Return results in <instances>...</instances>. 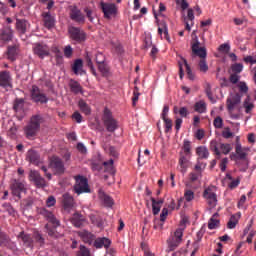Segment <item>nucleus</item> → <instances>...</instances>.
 <instances>
[{
    "mask_svg": "<svg viewBox=\"0 0 256 256\" xmlns=\"http://www.w3.org/2000/svg\"><path fill=\"white\" fill-rule=\"evenodd\" d=\"M45 123L42 114L32 115L29 123L24 127V134L28 140H34L41 130V125Z\"/></svg>",
    "mask_w": 256,
    "mask_h": 256,
    "instance_id": "1",
    "label": "nucleus"
},
{
    "mask_svg": "<svg viewBox=\"0 0 256 256\" xmlns=\"http://www.w3.org/2000/svg\"><path fill=\"white\" fill-rule=\"evenodd\" d=\"M39 214L42 215L48 223L53 225V227H50L49 224L45 225L48 235L52 238H58L57 227L60 226V221L55 217V214L44 207L39 209Z\"/></svg>",
    "mask_w": 256,
    "mask_h": 256,
    "instance_id": "2",
    "label": "nucleus"
},
{
    "mask_svg": "<svg viewBox=\"0 0 256 256\" xmlns=\"http://www.w3.org/2000/svg\"><path fill=\"white\" fill-rule=\"evenodd\" d=\"M192 53L201 58L199 60L198 69L202 73H207L209 70V66L207 64V49L205 47H200V41L196 36L194 42H192Z\"/></svg>",
    "mask_w": 256,
    "mask_h": 256,
    "instance_id": "3",
    "label": "nucleus"
},
{
    "mask_svg": "<svg viewBox=\"0 0 256 256\" xmlns=\"http://www.w3.org/2000/svg\"><path fill=\"white\" fill-rule=\"evenodd\" d=\"M183 151L184 152L180 153L179 166L180 172L185 174L189 167V160L191 157V142L189 140H184Z\"/></svg>",
    "mask_w": 256,
    "mask_h": 256,
    "instance_id": "4",
    "label": "nucleus"
},
{
    "mask_svg": "<svg viewBox=\"0 0 256 256\" xmlns=\"http://www.w3.org/2000/svg\"><path fill=\"white\" fill-rule=\"evenodd\" d=\"M102 123L108 133H114L119 129V122L113 117V114L110 109L104 108V115H102Z\"/></svg>",
    "mask_w": 256,
    "mask_h": 256,
    "instance_id": "5",
    "label": "nucleus"
},
{
    "mask_svg": "<svg viewBox=\"0 0 256 256\" xmlns=\"http://www.w3.org/2000/svg\"><path fill=\"white\" fill-rule=\"evenodd\" d=\"M70 39L78 44H82L87 40V34L79 27L70 26L68 28Z\"/></svg>",
    "mask_w": 256,
    "mask_h": 256,
    "instance_id": "6",
    "label": "nucleus"
},
{
    "mask_svg": "<svg viewBox=\"0 0 256 256\" xmlns=\"http://www.w3.org/2000/svg\"><path fill=\"white\" fill-rule=\"evenodd\" d=\"M30 97L33 102L40 103V105H45L49 102L47 95L38 86L35 85L31 88Z\"/></svg>",
    "mask_w": 256,
    "mask_h": 256,
    "instance_id": "7",
    "label": "nucleus"
},
{
    "mask_svg": "<svg viewBox=\"0 0 256 256\" xmlns=\"http://www.w3.org/2000/svg\"><path fill=\"white\" fill-rule=\"evenodd\" d=\"M74 179L76 181L74 185V190L78 195L82 193L90 192L87 178H85L84 176L78 175V176H75Z\"/></svg>",
    "mask_w": 256,
    "mask_h": 256,
    "instance_id": "8",
    "label": "nucleus"
},
{
    "mask_svg": "<svg viewBox=\"0 0 256 256\" xmlns=\"http://www.w3.org/2000/svg\"><path fill=\"white\" fill-rule=\"evenodd\" d=\"M33 53L40 59H45L46 57H49L51 48L44 42H37L33 45Z\"/></svg>",
    "mask_w": 256,
    "mask_h": 256,
    "instance_id": "9",
    "label": "nucleus"
},
{
    "mask_svg": "<svg viewBox=\"0 0 256 256\" xmlns=\"http://www.w3.org/2000/svg\"><path fill=\"white\" fill-rule=\"evenodd\" d=\"M100 10H102L106 19H111V17H115L118 13V8L114 3L100 2Z\"/></svg>",
    "mask_w": 256,
    "mask_h": 256,
    "instance_id": "10",
    "label": "nucleus"
},
{
    "mask_svg": "<svg viewBox=\"0 0 256 256\" xmlns=\"http://www.w3.org/2000/svg\"><path fill=\"white\" fill-rule=\"evenodd\" d=\"M250 151L249 147H243L241 143L235 144V153L232 152L230 154L231 160H245L248 156V152Z\"/></svg>",
    "mask_w": 256,
    "mask_h": 256,
    "instance_id": "11",
    "label": "nucleus"
},
{
    "mask_svg": "<svg viewBox=\"0 0 256 256\" xmlns=\"http://www.w3.org/2000/svg\"><path fill=\"white\" fill-rule=\"evenodd\" d=\"M0 87L5 90L13 88V76L10 71H0Z\"/></svg>",
    "mask_w": 256,
    "mask_h": 256,
    "instance_id": "12",
    "label": "nucleus"
},
{
    "mask_svg": "<svg viewBox=\"0 0 256 256\" xmlns=\"http://www.w3.org/2000/svg\"><path fill=\"white\" fill-rule=\"evenodd\" d=\"M20 52H21L20 44L15 43V44L8 45L5 52L6 58L11 62H15L18 59Z\"/></svg>",
    "mask_w": 256,
    "mask_h": 256,
    "instance_id": "13",
    "label": "nucleus"
},
{
    "mask_svg": "<svg viewBox=\"0 0 256 256\" xmlns=\"http://www.w3.org/2000/svg\"><path fill=\"white\" fill-rule=\"evenodd\" d=\"M69 16L72 21L78 24L85 23V16L81 12V10L75 5L69 6Z\"/></svg>",
    "mask_w": 256,
    "mask_h": 256,
    "instance_id": "14",
    "label": "nucleus"
},
{
    "mask_svg": "<svg viewBox=\"0 0 256 256\" xmlns=\"http://www.w3.org/2000/svg\"><path fill=\"white\" fill-rule=\"evenodd\" d=\"M182 237H183V229L178 228L174 232V237L172 238V240H168L169 252L174 251L179 246V244L182 242Z\"/></svg>",
    "mask_w": 256,
    "mask_h": 256,
    "instance_id": "15",
    "label": "nucleus"
},
{
    "mask_svg": "<svg viewBox=\"0 0 256 256\" xmlns=\"http://www.w3.org/2000/svg\"><path fill=\"white\" fill-rule=\"evenodd\" d=\"M242 95L240 93L231 94L226 100V107L228 111H234L237 105H240Z\"/></svg>",
    "mask_w": 256,
    "mask_h": 256,
    "instance_id": "16",
    "label": "nucleus"
},
{
    "mask_svg": "<svg viewBox=\"0 0 256 256\" xmlns=\"http://www.w3.org/2000/svg\"><path fill=\"white\" fill-rule=\"evenodd\" d=\"M29 178L31 181H33L37 188L47 187V182L45 178H43L38 171H30Z\"/></svg>",
    "mask_w": 256,
    "mask_h": 256,
    "instance_id": "17",
    "label": "nucleus"
},
{
    "mask_svg": "<svg viewBox=\"0 0 256 256\" xmlns=\"http://www.w3.org/2000/svg\"><path fill=\"white\" fill-rule=\"evenodd\" d=\"M50 167L53 169L56 175H61L64 173L65 168L61 158L53 156L50 160Z\"/></svg>",
    "mask_w": 256,
    "mask_h": 256,
    "instance_id": "18",
    "label": "nucleus"
},
{
    "mask_svg": "<svg viewBox=\"0 0 256 256\" xmlns=\"http://www.w3.org/2000/svg\"><path fill=\"white\" fill-rule=\"evenodd\" d=\"M17 239L23 243V246L25 248H34L33 237L30 234L26 233L25 231L19 232V234L17 235Z\"/></svg>",
    "mask_w": 256,
    "mask_h": 256,
    "instance_id": "19",
    "label": "nucleus"
},
{
    "mask_svg": "<svg viewBox=\"0 0 256 256\" xmlns=\"http://www.w3.org/2000/svg\"><path fill=\"white\" fill-rule=\"evenodd\" d=\"M14 37V30L12 29L11 25H5L0 29V40L3 42H10L13 40Z\"/></svg>",
    "mask_w": 256,
    "mask_h": 256,
    "instance_id": "20",
    "label": "nucleus"
},
{
    "mask_svg": "<svg viewBox=\"0 0 256 256\" xmlns=\"http://www.w3.org/2000/svg\"><path fill=\"white\" fill-rule=\"evenodd\" d=\"M12 195L21 199V193L25 192V184L18 180H14L13 183L10 185Z\"/></svg>",
    "mask_w": 256,
    "mask_h": 256,
    "instance_id": "21",
    "label": "nucleus"
},
{
    "mask_svg": "<svg viewBox=\"0 0 256 256\" xmlns=\"http://www.w3.org/2000/svg\"><path fill=\"white\" fill-rule=\"evenodd\" d=\"M96 62L99 65V71L102 73V76L107 77L109 76V67L105 64V58L103 54L99 53L96 54Z\"/></svg>",
    "mask_w": 256,
    "mask_h": 256,
    "instance_id": "22",
    "label": "nucleus"
},
{
    "mask_svg": "<svg viewBox=\"0 0 256 256\" xmlns=\"http://www.w3.org/2000/svg\"><path fill=\"white\" fill-rule=\"evenodd\" d=\"M204 197L206 201H208V206H210V208L216 207L218 201L217 195L213 192L211 188H206V190H204Z\"/></svg>",
    "mask_w": 256,
    "mask_h": 256,
    "instance_id": "23",
    "label": "nucleus"
},
{
    "mask_svg": "<svg viewBox=\"0 0 256 256\" xmlns=\"http://www.w3.org/2000/svg\"><path fill=\"white\" fill-rule=\"evenodd\" d=\"M0 246L16 250V244L11 241L10 237L5 232L0 231Z\"/></svg>",
    "mask_w": 256,
    "mask_h": 256,
    "instance_id": "24",
    "label": "nucleus"
},
{
    "mask_svg": "<svg viewBox=\"0 0 256 256\" xmlns=\"http://www.w3.org/2000/svg\"><path fill=\"white\" fill-rule=\"evenodd\" d=\"M15 28L17 32L24 35L27 33L28 29L30 28V22L26 19H16Z\"/></svg>",
    "mask_w": 256,
    "mask_h": 256,
    "instance_id": "25",
    "label": "nucleus"
},
{
    "mask_svg": "<svg viewBox=\"0 0 256 256\" xmlns=\"http://www.w3.org/2000/svg\"><path fill=\"white\" fill-rule=\"evenodd\" d=\"M78 236L83 240L85 244L92 245L96 236L87 230H82L78 232Z\"/></svg>",
    "mask_w": 256,
    "mask_h": 256,
    "instance_id": "26",
    "label": "nucleus"
},
{
    "mask_svg": "<svg viewBox=\"0 0 256 256\" xmlns=\"http://www.w3.org/2000/svg\"><path fill=\"white\" fill-rule=\"evenodd\" d=\"M26 160L34 165H39L40 154L34 149H29L26 154Z\"/></svg>",
    "mask_w": 256,
    "mask_h": 256,
    "instance_id": "27",
    "label": "nucleus"
},
{
    "mask_svg": "<svg viewBox=\"0 0 256 256\" xmlns=\"http://www.w3.org/2000/svg\"><path fill=\"white\" fill-rule=\"evenodd\" d=\"M111 240L107 237H99L97 239H95V242H94V246L97 248V249H101V248H106V249H109V247L111 246Z\"/></svg>",
    "mask_w": 256,
    "mask_h": 256,
    "instance_id": "28",
    "label": "nucleus"
},
{
    "mask_svg": "<svg viewBox=\"0 0 256 256\" xmlns=\"http://www.w3.org/2000/svg\"><path fill=\"white\" fill-rule=\"evenodd\" d=\"M42 17L46 28L51 29L55 26V17L51 16L50 12H43Z\"/></svg>",
    "mask_w": 256,
    "mask_h": 256,
    "instance_id": "29",
    "label": "nucleus"
},
{
    "mask_svg": "<svg viewBox=\"0 0 256 256\" xmlns=\"http://www.w3.org/2000/svg\"><path fill=\"white\" fill-rule=\"evenodd\" d=\"M240 219H241V213L231 215L229 218V221L227 222V229L229 230L235 229L239 224Z\"/></svg>",
    "mask_w": 256,
    "mask_h": 256,
    "instance_id": "30",
    "label": "nucleus"
},
{
    "mask_svg": "<svg viewBox=\"0 0 256 256\" xmlns=\"http://www.w3.org/2000/svg\"><path fill=\"white\" fill-rule=\"evenodd\" d=\"M74 206V199L71 195H69L68 193L63 195V207L65 209V211H71V209Z\"/></svg>",
    "mask_w": 256,
    "mask_h": 256,
    "instance_id": "31",
    "label": "nucleus"
},
{
    "mask_svg": "<svg viewBox=\"0 0 256 256\" xmlns=\"http://www.w3.org/2000/svg\"><path fill=\"white\" fill-rule=\"evenodd\" d=\"M72 71L75 75H83L85 72L83 71V60L81 58H77L72 66Z\"/></svg>",
    "mask_w": 256,
    "mask_h": 256,
    "instance_id": "32",
    "label": "nucleus"
},
{
    "mask_svg": "<svg viewBox=\"0 0 256 256\" xmlns=\"http://www.w3.org/2000/svg\"><path fill=\"white\" fill-rule=\"evenodd\" d=\"M150 200L152 202L153 215H159V212L161 211V205L163 204L164 200L163 199L155 200V198L153 197H150Z\"/></svg>",
    "mask_w": 256,
    "mask_h": 256,
    "instance_id": "33",
    "label": "nucleus"
},
{
    "mask_svg": "<svg viewBox=\"0 0 256 256\" xmlns=\"http://www.w3.org/2000/svg\"><path fill=\"white\" fill-rule=\"evenodd\" d=\"M90 220H91V223L98 227V228H103L104 226V221H103V218L99 215V214H91L89 216Z\"/></svg>",
    "mask_w": 256,
    "mask_h": 256,
    "instance_id": "34",
    "label": "nucleus"
},
{
    "mask_svg": "<svg viewBox=\"0 0 256 256\" xmlns=\"http://www.w3.org/2000/svg\"><path fill=\"white\" fill-rule=\"evenodd\" d=\"M218 217H219L218 213H214L212 215V218H210V221H208V229L215 230L219 227L220 221H219Z\"/></svg>",
    "mask_w": 256,
    "mask_h": 256,
    "instance_id": "35",
    "label": "nucleus"
},
{
    "mask_svg": "<svg viewBox=\"0 0 256 256\" xmlns=\"http://www.w3.org/2000/svg\"><path fill=\"white\" fill-rule=\"evenodd\" d=\"M71 223L73 224L74 227L81 228L84 223V218L81 214L75 213L71 219Z\"/></svg>",
    "mask_w": 256,
    "mask_h": 256,
    "instance_id": "36",
    "label": "nucleus"
},
{
    "mask_svg": "<svg viewBox=\"0 0 256 256\" xmlns=\"http://www.w3.org/2000/svg\"><path fill=\"white\" fill-rule=\"evenodd\" d=\"M243 107L245 109V113H252L253 109H255V104L251 102V96L247 95L246 99L243 102Z\"/></svg>",
    "mask_w": 256,
    "mask_h": 256,
    "instance_id": "37",
    "label": "nucleus"
},
{
    "mask_svg": "<svg viewBox=\"0 0 256 256\" xmlns=\"http://www.w3.org/2000/svg\"><path fill=\"white\" fill-rule=\"evenodd\" d=\"M99 197L100 200H102V202H104V205H106V207H112L114 204L113 199L108 196L106 193H104L103 191L99 192Z\"/></svg>",
    "mask_w": 256,
    "mask_h": 256,
    "instance_id": "38",
    "label": "nucleus"
},
{
    "mask_svg": "<svg viewBox=\"0 0 256 256\" xmlns=\"http://www.w3.org/2000/svg\"><path fill=\"white\" fill-rule=\"evenodd\" d=\"M219 150L222 154L228 155L233 150V147L230 143H219Z\"/></svg>",
    "mask_w": 256,
    "mask_h": 256,
    "instance_id": "39",
    "label": "nucleus"
},
{
    "mask_svg": "<svg viewBox=\"0 0 256 256\" xmlns=\"http://www.w3.org/2000/svg\"><path fill=\"white\" fill-rule=\"evenodd\" d=\"M104 171L108 172L111 175L115 174V169H114V160L110 159L108 162H104Z\"/></svg>",
    "mask_w": 256,
    "mask_h": 256,
    "instance_id": "40",
    "label": "nucleus"
},
{
    "mask_svg": "<svg viewBox=\"0 0 256 256\" xmlns=\"http://www.w3.org/2000/svg\"><path fill=\"white\" fill-rule=\"evenodd\" d=\"M69 86L74 94L82 93V87L77 81L71 80Z\"/></svg>",
    "mask_w": 256,
    "mask_h": 256,
    "instance_id": "41",
    "label": "nucleus"
},
{
    "mask_svg": "<svg viewBox=\"0 0 256 256\" xmlns=\"http://www.w3.org/2000/svg\"><path fill=\"white\" fill-rule=\"evenodd\" d=\"M197 154L200 157V159H208L209 158V151L207 147L200 146L197 148Z\"/></svg>",
    "mask_w": 256,
    "mask_h": 256,
    "instance_id": "42",
    "label": "nucleus"
},
{
    "mask_svg": "<svg viewBox=\"0 0 256 256\" xmlns=\"http://www.w3.org/2000/svg\"><path fill=\"white\" fill-rule=\"evenodd\" d=\"M25 105V100L23 98H17L14 101L13 109L14 111H22Z\"/></svg>",
    "mask_w": 256,
    "mask_h": 256,
    "instance_id": "43",
    "label": "nucleus"
},
{
    "mask_svg": "<svg viewBox=\"0 0 256 256\" xmlns=\"http://www.w3.org/2000/svg\"><path fill=\"white\" fill-rule=\"evenodd\" d=\"M194 109L197 113H206L207 105L201 100L195 104Z\"/></svg>",
    "mask_w": 256,
    "mask_h": 256,
    "instance_id": "44",
    "label": "nucleus"
},
{
    "mask_svg": "<svg viewBox=\"0 0 256 256\" xmlns=\"http://www.w3.org/2000/svg\"><path fill=\"white\" fill-rule=\"evenodd\" d=\"M79 107H80L82 113H85L86 116L90 115L91 108L88 106V104L84 100L79 101Z\"/></svg>",
    "mask_w": 256,
    "mask_h": 256,
    "instance_id": "45",
    "label": "nucleus"
},
{
    "mask_svg": "<svg viewBox=\"0 0 256 256\" xmlns=\"http://www.w3.org/2000/svg\"><path fill=\"white\" fill-rule=\"evenodd\" d=\"M2 208L10 215L11 217H15L16 215V210L14 207L11 205V203H4L2 204Z\"/></svg>",
    "mask_w": 256,
    "mask_h": 256,
    "instance_id": "46",
    "label": "nucleus"
},
{
    "mask_svg": "<svg viewBox=\"0 0 256 256\" xmlns=\"http://www.w3.org/2000/svg\"><path fill=\"white\" fill-rule=\"evenodd\" d=\"M210 150H212V152H214V154L217 157L221 156V151L219 150V145H218V142L216 140L210 141Z\"/></svg>",
    "mask_w": 256,
    "mask_h": 256,
    "instance_id": "47",
    "label": "nucleus"
},
{
    "mask_svg": "<svg viewBox=\"0 0 256 256\" xmlns=\"http://www.w3.org/2000/svg\"><path fill=\"white\" fill-rule=\"evenodd\" d=\"M237 88L239 90V94H241L242 96L244 94H248V92H249V87H248L247 83H245V82H239L237 84Z\"/></svg>",
    "mask_w": 256,
    "mask_h": 256,
    "instance_id": "48",
    "label": "nucleus"
},
{
    "mask_svg": "<svg viewBox=\"0 0 256 256\" xmlns=\"http://www.w3.org/2000/svg\"><path fill=\"white\" fill-rule=\"evenodd\" d=\"M162 33L164 35L165 40L170 43L171 40H170V37L168 35V28H167L166 24L163 25V28H161V27L158 28V34L161 37H162Z\"/></svg>",
    "mask_w": 256,
    "mask_h": 256,
    "instance_id": "49",
    "label": "nucleus"
},
{
    "mask_svg": "<svg viewBox=\"0 0 256 256\" xmlns=\"http://www.w3.org/2000/svg\"><path fill=\"white\" fill-rule=\"evenodd\" d=\"M182 61L186 67V72H187V75H188V78L190 80H194L195 79V75L193 74L192 70H191V67L188 65L187 63V60H185V58H182Z\"/></svg>",
    "mask_w": 256,
    "mask_h": 256,
    "instance_id": "50",
    "label": "nucleus"
},
{
    "mask_svg": "<svg viewBox=\"0 0 256 256\" xmlns=\"http://www.w3.org/2000/svg\"><path fill=\"white\" fill-rule=\"evenodd\" d=\"M202 178V173L194 171L192 173H190L189 175V179L191 182H196L199 181Z\"/></svg>",
    "mask_w": 256,
    "mask_h": 256,
    "instance_id": "51",
    "label": "nucleus"
},
{
    "mask_svg": "<svg viewBox=\"0 0 256 256\" xmlns=\"http://www.w3.org/2000/svg\"><path fill=\"white\" fill-rule=\"evenodd\" d=\"M213 126L215 129H222L223 128V119L220 116H217L213 120Z\"/></svg>",
    "mask_w": 256,
    "mask_h": 256,
    "instance_id": "52",
    "label": "nucleus"
},
{
    "mask_svg": "<svg viewBox=\"0 0 256 256\" xmlns=\"http://www.w3.org/2000/svg\"><path fill=\"white\" fill-rule=\"evenodd\" d=\"M139 96H140L139 88L135 87L134 91H133V97H132V105H133V107L136 106V103L139 100Z\"/></svg>",
    "mask_w": 256,
    "mask_h": 256,
    "instance_id": "53",
    "label": "nucleus"
},
{
    "mask_svg": "<svg viewBox=\"0 0 256 256\" xmlns=\"http://www.w3.org/2000/svg\"><path fill=\"white\" fill-rule=\"evenodd\" d=\"M77 256H91V254H90L89 249L86 246L80 245V250H79Z\"/></svg>",
    "mask_w": 256,
    "mask_h": 256,
    "instance_id": "54",
    "label": "nucleus"
},
{
    "mask_svg": "<svg viewBox=\"0 0 256 256\" xmlns=\"http://www.w3.org/2000/svg\"><path fill=\"white\" fill-rule=\"evenodd\" d=\"M184 198L187 202H191L195 198V194L192 190H185Z\"/></svg>",
    "mask_w": 256,
    "mask_h": 256,
    "instance_id": "55",
    "label": "nucleus"
},
{
    "mask_svg": "<svg viewBox=\"0 0 256 256\" xmlns=\"http://www.w3.org/2000/svg\"><path fill=\"white\" fill-rule=\"evenodd\" d=\"M243 64H234L231 66V70L234 74H240L243 71Z\"/></svg>",
    "mask_w": 256,
    "mask_h": 256,
    "instance_id": "56",
    "label": "nucleus"
},
{
    "mask_svg": "<svg viewBox=\"0 0 256 256\" xmlns=\"http://www.w3.org/2000/svg\"><path fill=\"white\" fill-rule=\"evenodd\" d=\"M234 136V134L231 132L229 127H225L222 131V137L224 139H231Z\"/></svg>",
    "mask_w": 256,
    "mask_h": 256,
    "instance_id": "57",
    "label": "nucleus"
},
{
    "mask_svg": "<svg viewBox=\"0 0 256 256\" xmlns=\"http://www.w3.org/2000/svg\"><path fill=\"white\" fill-rule=\"evenodd\" d=\"M34 240L39 246H43L45 244V239L40 233H35L34 234Z\"/></svg>",
    "mask_w": 256,
    "mask_h": 256,
    "instance_id": "58",
    "label": "nucleus"
},
{
    "mask_svg": "<svg viewBox=\"0 0 256 256\" xmlns=\"http://www.w3.org/2000/svg\"><path fill=\"white\" fill-rule=\"evenodd\" d=\"M164 121V126H165V132L168 133L172 130V120L169 118L163 119Z\"/></svg>",
    "mask_w": 256,
    "mask_h": 256,
    "instance_id": "59",
    "label": "nucleus"
},
{
    "mask_svg": "<svg viewBox=\"0 0 256 256\" xmlns=\"http://www.w3.org/2000/svg\"><path fill=\"white\" fill-rule=\"evenodd\" d=\"M153 46V41L151 37H145L143 41V49H149Z\"/></svg>",
    "mask_w": 256,
    "mask_h": 256,
    "instance_id": "60",
    "label": "nucleus"
},
{
    "mask_svg": "<svg viewBox=\"0 0 256 256\" xmlns=\"http://www.w3.org/2000/svg\"><path fill=\"white\" fill-rule=\"evenodd\" d=\"M231 49V46L228 43H223L219 46V51L222 53H229Z\"/></svg>",
    "mask_w": 256,
    "mask_h": 256,
    "instance_id": "61",
    "label": "nucleus"
},
{
    "mask_svg": "<svg viewBox=\"0 0 256 256\" xmlns=\"http://www.w3.org/2000/svg\"><path fill=\"white\" fill-rule=\"evenodd\" d=\"M57 203V199L54 196H49L46 200L47 207H53Z\"/></svg>",
    "mask_w": 256,
    "mask_h": 256,
    "instance_id": "62",
    "label": "nucleus"
},
{
    "mask_svg": "<svg viewBox=\"0 0 256 256\" xmlns=\"http://www.w3.org/2000/svg\"><path fill=\"white\" fill-rule=\"evenodd\" d=\"M86 61H87L88 67H89L90 70H91V73H92L94 76H97V72H96V70H95V68H94V66H93V62H92L91 58H89V56H87Z\"/></svg>",
    "mask_w": 256,
    "mask_h": 256,
    "instance_id": "63",
    "label": "nucleus"
},
{
    "mask_svg": "<svg viewBox=\"0 0 256 256\" xmlns=\"http://www.w3.org/2000/svg\"><path fill=\"white\" fill-rule=\"evenodd\" d=\"M72 53H73L72 47L70 45L65 46V48H64V56L66 58H70L72 56Z\"/></svg>",
    "mask_w": 256,
    "mask_h": 256,
    "instance_id": "64",
    "label": "nucleus"
}]
</instances>
